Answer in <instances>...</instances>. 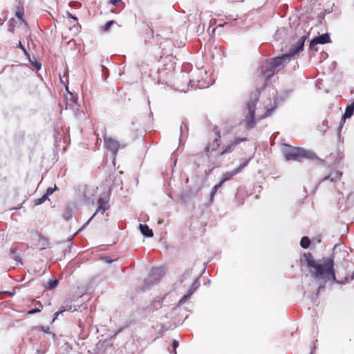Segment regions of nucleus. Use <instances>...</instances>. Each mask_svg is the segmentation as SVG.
<instances>
[{
	"label": "nucleus",
	"instance_id": "nucleus-1",
	"mask_svg": "<svg viewBox=\"0 0 354 354\" xmlns=\"http://www.w3.org/2000/svg\"><path fill=\"white\" fill-rule=\"evenodd\" d=\"M289 62L290 56L283 55L281 57L266 60L257 71L253 80L254 85L257 87V91L250 95V100L246 105L248 113L245 116L244 121L247 129H252L256 125V104L259 100L261 90L264 89L270 79L277 74L279 71L283 68Z\"/></svg>",
	"mask_w": 354,
	"mask_h": 354
},
{
	"label": "nucleus",
	"instance_id": "nucleus-2",
	"mask_svg": "<svg viewBox=\"0 0 354 354\" xmlns=\"http://www.w3.org/2000/svg\"><path fill=\"white\" fill-rule=\"evenodd\" d=\"M302 258L309 269L311 277L319 284V288L324 287L328 281H336L333 254L319 261L310 252L304 253Z\"/></svg>",
	"mask_w": 354,
	"mask_h": 354
},
{
	"label": "nucleus",
	"instance_id": "nucleus-3",
	"mask_svg": "<svg viewBox=\"0 0 354 354\" xmlns=\"http://www.w3.org/2000/svg\"><path fill=\"white\" fill-rule=\"evenodd\" d=\"M283 154L287 160L300 161L301 158L316 159V154L310 151L300 147H294L286 145Z\"/></svg>",
	"mask_w": 354,
	"mask_h": 354
},
{
	"label": "nucleus",
	"instance_id": "nucleus-4",
	"mask_svg": "<svg viewBox=\"0 0 354 354\" xmlns=\"http://www.w3.org/2000/svg\"><path fill=\"white\" fill-rule=\"evenodd\" d=\"M344 140L342 139L340 135H338L336 149L335 151H331L330 153V158L333 164L337 165L340 162L344 157Z\"/></svg>",
	"mask_w": 354,
	"mask_h": 354
},
{
	"label": "nucleus",
	"instance_id": "nucleus-5",
	"mask_svg": "<svg viewBox=\"0 0 354 354\" xmlns=\"http://www.w3.org/2000/svg\"><path fill=\"white\" fill-rule=\"evenodd\" d=\"M248 138L235 137L233 140H230L227 144L223 145L218 152V155L222 156L228 154L234 151L236 147L242 142L248 141Z\"/></svg>",
	"mask_w": 354,
	"mask_h": 354
},
{
	"label": "nucleus",
	"instance_id": "nucleus-6",
	"mask_svg": "<svg viewBox=\"0 0 354 354\" xmlns=\"http://www.w3.org/2000/svg\"><path fill=\"white\" fill-rule=\"evenodd\" d=\"M216 137L212 141H209L204 148V152L207 157H210L212 153L221 146V136L219 130L216 131Z\"/></svg>",
	"mask_w": 354,
	"mask_h": 354
},
{
	"label": "nucleus",
	"instance_id": "nucleus-7",
	"mask_svg": "<svg viewBox=\"0 0 354 354\" xmlns=\"http://www.w3.org/2000/svg\"><path fill=\"white\" fill-rule=\"evenodd\" d=\"M12 10L15 13V17L21 21L25 24L26 26H28L26 22L24 17V2L21 0H15L12 6Z\"/></svg>",
	"mask_w": 354,
	"mask_h": 354
},
{
	"label": "nucleus",
	"instance_id": "nucleus-8",
	"mask_svg": "<svg viewBox=\"0 0 354 354\" xmlns=\"http://www.w3.org/2000/svg\"><path fill=\"white\" fill-rule=\"evenodd\" d=\"M104 142L105 147L115 156L120 147L119 142L111 137L104 136Z\"/></svg>",
	"mask_w": 354,
	"mask_h": 354
},
{
	"label": "nucleus",
	"instance_id": "nucleus-9",
	"mask_svg": "<svg viewBox=\"0 0 354 354\" xmlns=\"http://www.w3.org/2000/svg\"><path fill=\"white\" fill-rule=\"evenodd\" d=\"M249 160H245L243 163L241 164L237 168L234 169L232 171H227L223 175V178L220 182H222V185L225 181L231 180L234 176L239 174L244 167L248 164Z\"/></svg>",
	"mask_w": 354,
	"mask_h": 354
},
{
	"label": "nucleus",
	"instance_id": "nucleus-10",
	"mask_svg": "<svg viewBox=\"0 0 354 354\" xmlns=\"http://www.w3.org/2000/svg\"><path fill=\"white\" fill-rule=\"evenodd\" d=\"M307 38H308V35H303L298 39L297 43L290 50V53L287 54L290 56V58L292 56L295 55V54H297L300 51L303 50L304 45L305 41Z\"/></svg>",
	"mask_w": 354,
	"mask_h": 354
},
{
	"label": "nucleus",
	"instance_id": "nucleus-11",
	"mask_svg": "<svg viewBox=\"0 0 354 354\" xmlns=\"http://www.w3.org/2000/svg\"><path fill=\"white\" fill-rule=\"evenodd\" d=\"M97 204H98V207L96 210V212H95V214L88 219V221L85 223V225L83 226L84 227L85 225H86L91 221V219L95 216V215L98 213V212H101V214H103L106 210H107L109 207V205H108V201H106L104 198H99L98 200H97Z\"/></svg>",
	"mask_w": 354,
	"mask_h": 354
},
{
	"label": "nucleus",
	"instance_id": "nucleus-12",
	"mask_svg": "<svg viewBox=\"0 0 354 354\" xmlns=\"http://www.w3.org/2000/svg\"><path fill=\"white\" fill-rule=\"evenodd\" d=\"M200 286V281L198 279L194 280L192 283L191 288L187 290V293L180 299V302L184 303L187 300H188L190 297L194 294V292Z\"/></svg>",
	"mask_w": 354,
	"mask_h": 354
},
{
	"label": "nucleus",
	"instance_id": "nucleus-13",
	"mask_svg": "<svg viewBox=\"0 0 354 354\" xmlns=\"http://www.w3.org/2000/svg\"><path fill=\"white\" fill-rule=\"evenodd\" d=\"M330 42L331 40L329 35L328 33H325L312 39L310 44V46L313 47L314 45H317L318 44H324Z\"/></svg>",
	"mask_w": 354,
	"mask_h": 354
},
{
	"label": "nucleus",
	"instance_id": "nucleus-14",
	"mask_svg": "<svg viewBox=\"0 0 354 354\" xmlns=\"http://www.w3.org/2000/svg\"><path fill=\"white\" fill-rule=\"evenodd\" d=\"M342 176V171H340L339 170L333 169V170L330 171L328 176H327L326 177L324 178V180L329 179L332 182H337L341 179Z\"/></svg>",
	"mask_w": 354,
	"mask_h": 354
},
{
	"label": "nucleus",
	"instance_id": "nucleus-15",
	"mask_svg": "<svg viewBox=\"0 0 354 354\" xmlns=\"http://www.w3.org/2000/svg\"><path fill=\"white\" fill-rule=\"evenodd\" d=\"M140 230L141 233L147 237H152L153 234L151 229L149 227V226L146 224H140L139 226Z\"/></svg>",
	"mask_w": 354,
	"mask_h": 354
},
{
	"label": "nucleus",
	"instance_id": "nucleus-16",
	"mask_svg": "<svg viewBox=\"0 0 354 354\" xmlns=\"http://www.w3.org/2000/svg\"><path fill=\"white\" fill-rule=\"evenodd\" d=\"M353 111H354V101L351 103V104H350L349 106H348L346 108V111L343 115V118L345 120L346 118H351L352 116V115L353 114Z\"/></svg>",
	"mask_w": 354,
	"mask_h": 354
},
{
	"label": "nucleus",
	"instance_id": "nucleus-17",
	"mask_svg": "<svg viewBox=\"0 0 354 354\" xmlns=\"http://www.w3.org/2000/svg\"><path fill=\"white\" fill-rule=\"evenodd\" d=\"M28 57L29 59V62H30L31 66L32 67H34L35 69H37V71H39L41 67V64L40 61L35 57H33L32 59H31L30 57V56Z\"/></svg>",
	"mask_w": 354,
	"mask_h": 354
},
{
	"label": "nucleus",
	"instance_id": "nucleus-18",
	"mask_svg": "<svg viewBox=\"0 0 354 354\" xmlns=\"http://www.w3.org/2000/svg\"><path fill=\"white\" fill-rule=\"evenodd\" d=\"M43 308V305L39 301H35V308L33 309L30 310L28 312V315H32L36 313L41 312Z\"/></svg>",
	"mask_w": 354,
	"mask_h": 354
},
{
	"label": "nucleus",
	"instance_id": "nucleus-19",
	"mask_svg": "<svg viewBox=\"0 0 354 354\" xmlns=\"http://www.w3.org/2000/svg\"><path fill=\"white\" fill-rule=\"evenodd\" d=\"M310 240L308 236H303L300 241V245L301 248L306 249L310 246Z\"/></svg>",
	"mask_w": 354,
	"mask_h": 354
},
{
	"label": "nucleus",
	"instance_id": "nucleus-20",
	"mask_svg": "<svg viewBox=\"0 0 354 354\" xmlns=\"http://www.w3.org/2000/svg\"><path fill=\"white\" fill-rule=\"evenodd\" d=\"M223 186L222 182H219L218 184H216L212 189L211 192V198H213L214 196L217 192L218 189Z\"/></svg>",
	"mask_w": 354,
	"mask_h": 354
},
{
	"label": "nucleus",
	"instance_id": "nucleus-21",
	"mask_svg": "<svg viewBox=\"0 0 354 354\" xmlns=\"http://www.w3.org/2000/svg\"><path fill=\"white\" fill-rule=\"evenodd\" d=\"M274 110V108L268 109L264 114L259 115L258 117V120H261V119H263L265 118L270 116Z\"/></svg>",
	"mask_w": 354,
	"mask_h": 354
},
{
	"label": "nucleus",
	"instance_id": "nucleus-22",
	"mask_svg": "<svg viewBox=\"0 0 354 354\" xmlns=\"http://www.w3.org/2000/svg\"><path fill=\"white\" fill-rule=\"evenodd\" d=\"M57 283H58V281L56 280V279H50V280H49V281L48 282V289H53V288H55L57 286Z\"/></svg>",
	"mask_w": 354,
	"mask_h": 354
},
{
	"label": "nucleus",
	"instance_id": "nucleus-23",
	"mask_svg": "<svg viewBox=\"0 0 354 354\" xmlns=\"http://www.w3.org/2000/svg\"><path fill=\"white\" fill-rule=\"evenodd\" d=\"M114 21L111 20L108 21L103 27L102 30L104 32H108L110 29V28L114 24Z\"/></svg>",
	"mask_w": 354,
	"mask_h": 354
},
{
	"label": "nucleus",
	"instance_id": "nucleus-24",
	"mask_svg": "<svg viewBox=\"0 0 354 354\" xmlns=\"http://www.w3.org/2000/svg\"><path fill=\"white\" fill-rule=\"evenodd\" d=\"M48 199L47 195H44L42 197L37 198L35 201V205H39L43 203L44 201H46Z\"/></svg>",
	"mask_w": 354,
	"mask_h": 354
},
{
	"label": "nucleus",
	"instance_id": "nucleus-25",
	"mask_svg": "<svg viewBox=\"0 0 354 354\" xmlns=\"http://www.w3.org/2000/svg\"><path fill=\"white\" fill-rule=\"evenodd\" d=\"M15 19H11L10 21V24L8 26V30L11 32H13L15 30V25H14Z\"/></svg>",
	"mask_w": 354,
	"mask_h": 354
},
{
	"label": "nucleus",
	"instance_id": "nucleus-26",
	"mask_svg": "<svg viewBox=\"0 0 354 354\" xmlns=\"http://www.w3.org/2000/svg\"><path fill=\"white\" fill-rule=\"evenodd\" d=\"M145 286L143 289L149 288L151 285L154 283L151 279H147L145 281Z\"/></svg>",
	"mask_w": 354,
	"mask_h": 354
},
{
	"label": "nucleus",
	"instance_id": "nucleus-27",
	"mask_svg": "<svg viewBox=\"0 0 354 354\" xmlns=\"http://www.w3.org/2000/svg\"><path fill=\"white\" fill-rule=\"evenodd\" d=\"M178 346V342L177 340H174L172 342V347L174 348V354H177L176 353V348Z\"/></svg>",
	"mask_w": 354,
	"mask_h": 354
},
{
	"label": "nucleus",
	"instance_id": "nucleus-28",
	"mask_svg": "<svg viewBox=\"0 0 354 354\" xmlns=\"http://www.w3.org/2000/svg\"><path fill=\"white\" fill-rule=\"evenodd\" d=\"M18 46L24 51V53H25L26 55L29 57V54L28 53V52L26 51V50L25 49L24 46L22 45L21 41L19 42Z\"/></svg>",
	"mask_w": 354,
	"mask_h": 354
},
{
	"label": "nucleus",
	"instance_id": "nucleus-29",
	"mask_svg": "<svg viewBox=\"0 0 354 354\" xmlns=\"http://www.w3.org/2000/svg\"><path fill=\"white\" fill-rule=\"evenodd\" d=\"M71 210H67L65 213H64V218L67 220H68L71 217Z\"/></svg>",
	"mask_w": 354,
	"mask_h": 354
},
{
	"label": "nucleus",
	"instance_id": "nucleus-30",
	"mask_svg": "<svg viewBox=\"0 0 354 354\" xmlns=\"http://www.w3.org/2000/svg\"><path fill=\"white\" fill-rule=\"evenodd\" d=\"M54 192V189L53 188L48 187L46 190V193L44 195H47V198L48 196L51 195Z\"/></svg>",
	"mask_w": 354,
	"mask_h": 354
},
{
	"label": "nucleus",
	"instance_id": "nucleus-31",
	"mask_svg": "<svg viewBox=\"0 0 354 354\" xmlns=\"http://www.w3.org/2000/svg\"><path fill=\"white\" fill-rule=\"evenodd\" d=\"M69 96L71 97V100L73 103L75 104L77 101V98L73 95V93H69Z\"/></svg>",
	"mask_w": 354,
	"mask_h": 354
},
{
	"label": "nucleus",
	"instance_id": "nucleus-32",
	"mask_svg": "<svg viewBox=\"0 0 354 354\" xmlns=\"http://www.w3.org/2000/svg\"><path fill=\"white\" fill-rule=\"evenodd\" d=\"M65 310H65V309H64V310H59V311H58V312L55 313L54 319H57V317H58V315H59V314L62 313H63L64 311H65Z\"/></svg>",
	"mask_w": 354,
	"mask_h": 354
},
{
	"label": "nucleus",
	"instance_id": "nucleus-33",
	"mask_svg": "<svg viewBox=\"0 0 354 354\" xmlns=\"http://www.w3.org/2000/svg\"><path fill=\"white\" fill-rule=\"evenodd\" d=\"M109 1H110V3H111L113 5H116L121 0H109Z\"/></svg>",
	"mask_w": 354,
	"mask_h": 354
},
{
	"label": "nucleus",
	"instance_id": "nucleus-34",
	"mask_svg": "<svg viewBox=\"0 0 354 354\" xmlns=\"http://www.w3.org/2000/svg\"><path fill=\"white\" fill-rule=\"evenodd\" d=\"M68 16L72 19H73L74 20L77 21V19L75 17H73L71 13H68Z\"/></svg>",
	"mask_w": 354,
	"mask_h": 354
},
{
	"label": "nucleus",
	"instance_id": "nucleus-35",
	"mask_svg": "<svg viewBox=\"0 0 354 354\" xmlns=\"http://www.w3.org/2000/svg\"><path fill=\"white\" fill-rule=\"evenodd\" d=\"M3 294H6V295H13L14 293L12 292H7V291H5V292H3Z\"/></svg>",
	"mask_w": 354,
	"mask_h": 354
}]
</instances>
